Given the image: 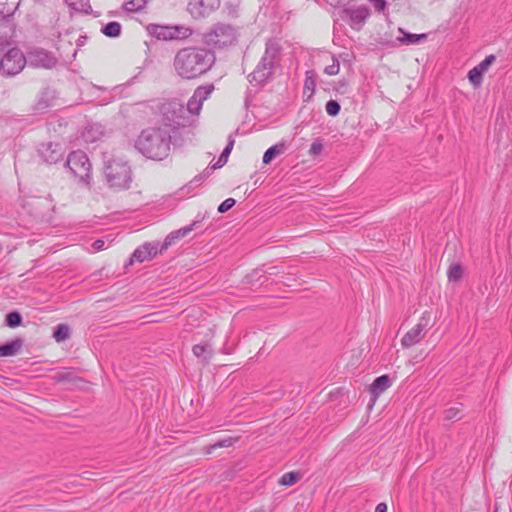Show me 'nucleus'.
Instances as JSON below:
<instances>
[{
	"label": "nucleus",
	"mask_w": 512,
	"mask_h": 512,
	"mask_svg": "<svg viewBox=\"0 0 512 512\" xmlns=\"http://www.w3.org/2000/svg\"><path fill=\"white\" fill-rule=\"evenodd\" d=\"M149 34L159 40L185 39L192 35V29L183 25L165 26L150 24L147 27Z\"/></svg>",
	"instance_id": "nucleus-6"
},
{
	"label": "nucleus",
	"mask_w": 512,
	"mask_h": 512,
	"mask_svg": "<svg viewBox=\"0 0 512 512\" xmlns=\"http://www.w3.org/2000/svg\"><path fill=\"white\" fill-rule=\"evenodd\" d=\"M284 48L281 39L269 38L265 43V50L257 66L249 75L250 82L262 84L270 79L276 69L280 67Z\"/></svg>",
	"instance_id": "nucleus-3"
},
{
	"label": "nucleus",
	"mask_w": 512,
	"mask_h": 512,
	"mask_svg": "<svg viewBox=\"0 0 512 512\" xmlns=\"http://www.w3.org/2000/svg\"><path fill=\"white\" fill-rule=\"evenodd\" d=\"M463 269L459 264H453L449 267L447 277L449 281L457 282L462 278Z\"/></svg>",
	"instance_id": "nucleus-32"
},
{
	"label": "nucleus",
	"mask_w": 512,
	"mask_h": 512,
	"mask_svg": "<svg viewBox=\"0 0 512 512\" xmlns=\"http://www.w3.org/2000/svg\"><path fill=\"white\" fill-rule=\"evenodd\" d=\"M148 249H150L148 245H142L138 247L133 252L130 261L144 262L151 259V252Z\"/></svg>",
	"instance_id": "nucleus-25"
},
{
	"label": "nucleus",
	"mask_w": 512,
	"mask_h": 512,
	"mask_svg": "<svg viewBox=\"0 0 512 512\" xmlns=\"http://www.w3.org/2000/svg\"><path fill=\"white\" fill-rule=\"evenodd\" d=\"M163 119L167 122L165 127L170 128L185 126L189 121L185 116L186 109L183 104L176 100L166 102L161 107Z\"/></svg>",
	"instance_id": "nucleus-7"
},
{
	"label": "nucleus",
	"mask_w": 512,
	"mask_h": 512,
	"mask_svg": "<svg viewBox=\"0 0 512 512\" xmlns=\"http://www.w3.org/2000/svg\"><path fill=\"white\" fill-rule=\"evenodd\" d=\"M26 65L25 54L18 48H11L0 60V71L3 75L14 76Z\"/></svg>",
	"instance_id": "nucleus-9"
},
{
	"label": "nucleus",
	"mask_w": 512,
	"mask_h": 512,
	"mask_svg": "<svg viewBox=\"0 0 512 512\" xmlns=\"http://www.w3.org/2000/svg\"><path fill=\"white\" fill-rule=\"evenodd\" d=\"M104 175L110 187L126 189L132 180L131 169L126 161L105 155Z\"/></svg>",
	"instance_id": "nucleus-4"
},
{
	"label": "nucleus",
	"mask_w": 512,
	"mask_h": 512,
	"mask_svg": "<svg viewBox=\"0 0 512 512\" xmlns=\"http://www.w3.org/2000/svg\"><path fill=\"white\" fill-rule=\"evenodd\" d=\"M21 320V315L16 311L10 312L6 315V324L9 327L14 328L19 326L21 324Z\"/></svg>",
	"instance_id": "nucleus-36"
},
{
	"label": "nucleus",
	"mask_w": 512,
	"mask_h": 512,
	"mask_svg": "<svg viewBox=\"0 0 512 512\" xmlns=\"http://www.w3.org/2000/svg\"><path fill=\"white\" fill-rule=\"evenodd\" d=\"M316 88V74L313 70H308L305 73L304 81V95L307 99H311L315 93Z\"/></svg>",
	"instance_id": "nucleus-22"
},
{
	"label": "nucleus",
	"mask_w": 512,
	"mask_h": 512,
	"mask_svg": "<svg viewBox=\"0 0 512 512\" xmlns=\"http://www.w3.org/2000/svg\"><path fill=\"white\" fill-rule=\"evenodd\" d=\"M121 24L116 21L109 22L105 26L101 28V32L106 35L107 37H118L121 34Z\"/></svg>",
	"instance_id": "nucleus-27"
},
{
	"label": "nucleus",
	"mask_w": 512,
	"mask_h": 512,
	"mask_svg": "<svg viewBox=\"0 0 512 512\" xmlns=\"http://www.w3.org/2000/svg\"><path fill=\"white\" fill-rule=\"evenodd\" d=\"M197 222L198 221H194L185 227H182L178 230H175V231H172L171 233H169L161 245V250H166L175 240H178L180 238L187 236L191 231L194 230V227L197 224Z\"/></svg>",
	"instance_id": "nucleus-18"
},
{
	"label": "nucleus",
	"mask_w": 512,
	"mask_h": 512,
	"mask_svg": "<svg viewBox=\"0 0 512 512\" xmlns=\"http://www.w3.org/2000/svg\"><path fill=\"white\" fill-rule=\"evenodd\" d=\"M349 1L350 0H326L327 3H329L331 6H334V7L345 5Z\"/></svg>",
	"instance_id": "nucleus-46"
},
{
	"label": "nucleus",
	"mask_w": 512,
	"mask_h": 512,
	"mask_svg": "<svg viewBox=\"0 0 512 512\" xmlns=\"http://www.w3.org/2000/svg\"><path fill=\"white\" fill-rule=\"evenodd\" d=\"M105 136L104 127L100 123L87 124L81 132V138L85 143H95Z\"/></svg>",
	"instance_id": "nucleus-16"
},
{
	"label": "nucleus",
	"mask_w": 512,
	"mask_h": 512,
	"mask_svg": "<svg viewBox=\"0 0 512 512\" xmlns=\"http://www.w3.org/2000/svg\"><path fill=\"white\" fill-rule=\"evenodd\" d=\"M65 3L73 10L84 13V14H90L92 12V7L90 5L89 0H65Z\"/></svg>",
	"instance_id": "nucleus-24"
},
{
	"label": "nucleus",
	"mask_w": 512,
	"mask_h": 512,
	"mask_svg": "<svg viewBox=\"0 0 512 512\" xmlns=\"http://www.w3.org/2000/svg\"><path fill=\"white\" fill-rule=\"evenodd\" d=\"M332 59H333V63L331 65H328L324 69L325 74H327L329 76L337 75L340 70L339 61L334 56L332 57Z\"/></svg>",
	"instance_id": "nucleus-38"
},
{
	"label": "nucleus",
	"mask_w": 512,
	"mask_h": 512,
	"mask_svg": "<svg viewBox=\"0 0 512 512\" xmlns=\"http://www.w3.org/2000/svg\"><path fill=\"white\" fill-rule=\"evenodd\" d=\"M398 31L402 36H398L396 38V40H397V42H399L402 45L417 44L420 41H423L427 38V35L424 33L423 34H412L409 32H405L402 28H399Z\"/></svg>",
	"instance_id": "nucleus-19"
},
{
	"label": "nucleus",
	"mask_w": 512,
	"mask_h": 512,
	"mask_svg": "<svg viewBox=\"0 0 512 512\" xmlns=\"http://www.w3.org/2000/svg\"><path fill=\"white\" fill-rule=\"evenodd\" d=\"M285 151V145L283 143L276 144L271 146L263 155V163L268 164L271 160L277 156L281 155Z\"/></svg>",
	"instance_id": "nucleus-26"
},
{
	"label": "nucleus",
	"mask_w": 512,
	"mask_h": 512,
	"mask_svg": "<svg viewBox=\"0 0 512 512\" xmlns=\"http://www.w3.org/2000/svg\"><path fill=\"white\" fill-rule=\"evenodd\" d=\"M92 248H93L94 252L101 251V250L105 249L106 248L105 241L102 239H97L96 241L93 242Z\"/></svg>",
	"instance_id": "nucleus-44"
},
{
	"label": "nucleus",
	"mask_w": 512,
	"mask_h": 512,
	"mask_svg": "<svg viewBox=\"0 0 512 512\" xmlns=\"http://www.w3.org/2000/svg\"><path fill=\"white\" fill-rule=\"evenodd\" d=\"M235 203H236V201L233 198H227L218 206V212L219 213L227 212L235 205Z\"/></svg>",
	"instance_id": "nucleus-40"
},
{
	"label": "nucleus",
	"mask_w": 512,
	"mask_h": 512,
	"mask_svg": "<svg viewBox=\"0 0 512 512\" xmlns=\"http://www.w3.org/2000/svg\"><path fill=\"white\" fill-rule=\"evenodd\" d=\"M26 64L34 68L51 69L57 64V58L48 50L33 47L26 54Z\"/></svg>",
	"instance_id": "nucleus-10"
},
{
	"label": "nucleus",
	"mask_w": 512,
	"mask_h": 512,
	"mask_svg": "<svg viewBox=\"0 0 512 512\" xmlns=\"http://www.w3.org/2000/svg\"><path fill=\"white\" fill-rule=\"evenodd\" d=\"M322 149H323L322 144L318 141H315L311 144L309 152L312 155H318L321 153Z\"/></svg>",
	"instance_id": "nucleus-43"
},
{
	"label": "nucleus",
	"mask_w": 512,
	"mask_h": 512,
	"mask_svg": "<svg viewBox=\"0 0 512 512\" xmlns=\"http://www.w3.org/2000/svg\"><path fill=\"white\" fill-rule=\"evenodd\" d=\"M483 72L480 71L477 66L471 69L468 72V79L472 83L473 86L478 87L482 83L483 80Z\"/></svg>",
	"instance_id": "nucleus-34"
},
{
	"label": "nucleus",
	"mask_w": 512,
	"mask_h": 512,
	"mask_svg": "<svg viewBox=\"0 0 512 512\" xmlns=\"http://www.w3.org/2000/svg\"><path fill=\"white\" fill-rule=\"evenodd\" d=\"M197 222L198 221H194L185 227H182L178 230H175V231H172L171 233H169L161 245V250H166L175 240H178L180 238L187 236L191 231L194 230V227L197 224Z\"/></svg>",
	"instance_id": "nucleus-17"
},
{
	"label": "nucleus",
	"mask_w": 512,
	"mask_h": 512,
	"mask_svg": "<svg viewBox=\"0 0 512 512\" xmlns=\"http://www.w3.org/2000/svg\"><path fill=\"white\" fill-rule=\"evenodd\" d=\"M345 19H348L350 25L354 29H360L370 15V11L367 6H351L343 10Z\"/></svg>",
	"instance_id": "nucleus-14"
},
{
	"label": "nucleus",
	"mask_w": 512,
	"mask_h": 512,
	"mask_svg": "<svg viewBox=\"0 0 512 512\" xmlns=\"http://www.w3.org/2000/svg\"><path fill=\"white\" fill-rule=\"evenodd\" d=\"M461 410L458 406H452L445 410V418L448 420L459 418Z\"/></svg>",
	"instance_id": "nucleus-41"
},
{
	"label": "nucleus",
	"mask_w": 512,
	"mask_h": 512,
	"mask_svg": "<svg viewBox=\"0 0 512 512\" xmlns=\"http://www.w3.org/2000/svg\"><path fill=\"white\" fill-rule=\"evenodd\" d=\"M171 129L167 127L148 128L138 136L135 147L145 157L163 160L169 155Z\"/></svg>",
	"instance_id": "nucleus-2"
},
{
	"label": "nucleus",
	"mask_w": 512,
	"mask_h": 512,
	"mask_svg": "<svg viewBox=\"0 0 512 512\" xmlns=\"http://www.w3.org/2000/svg\"><path fill=\"white\" fill-rule=\"evenodd\" d=\"M391 386V380L388 375L377 377L371 384V392L379 395Z\"/></svg>",
	"instance_id": "nucleus-23"
},
{
	"label": "nucleus",
	"mask_w": 512,
	"mask_h": 512,
	"mask_svg": "<svg viewBox=\"0 0 512 512\" xmlns=\"http://www.w3.org/2000/svg\"><path fill=\"white\" fill-rule=\"evenodd\" d=\"M213 51L204 47H185L174 57L173 67L182 79L191 80L207 73L215 63Z\"/></svg>",
	"instance_id": "nucleus-1"
},
{
	"label": "nucleus",
	"mask_w": 512,
	"mask_h": 512,
	"mask_svg": "<svg viewBox=\"0 0 512 512\" xmlns=\"http://www.w3.org/2000/svg\"><path fill=\"white\" fill-rule=\"evenodd\" d=\"M377 12H383L386 8L385 0H368Z\"/></svg>",
	"instance_id": "nucleus-42"
},
{
	"label": "nucleus",
	"mask_w": 512,
	"mask_h": 512,
	"mask_svg": "<svg viewBox=\"0 0 512 512\" xmlns=\"http://www.w3.org/2000/svg\"><path fill=\"white\" fill-rule=\"evenodd\" d=\"M205 39L209 45L223 48L236 41V32L230 25L218 24L205 35Z\"/></svg>",
	"instance_id": "nucleus-8"
},
{
	"label": "nucleus",
	"mask_w": 512,
	"mask_h": 512,
	"mask_svg": "<svg viewBox=\"0 0 512 512\" xmlns=\"http://www.w3.org/2000/svg\"><path fill=\"white\" fill-rule=\"evenodd\" d=\"M21 0H0L1 21H5L17 10Z\"/></svg>",
	"instance_id": "nucleus-20"
},
{
	"label": "nucleus",
	"mask_w": 512,
	"mask_h": 512,
	"mask_svg": "<svg viewBox=\"0 0 512 512\" xmlns=\"http://www.w3.org/2000/svg\"><path fill=\"white\" fill-rule=\"evenodd\" d=\"M38 153L46 163L54 164L61 160L63 149L59 143L48 142L39 147Z\"/></svg>",
	"instance_id": "nucleus-15"
},
{
	"label": "nucleus",
	"mask_w": 512,
	"mask_h": 512,
	"mask_svg": "<svg viewBox=\"0 0 512 512\" xmlns=\"http://www.w3.org/2000/svg\"><path fill=\"white\" fill-rule=\"evenodd\" d=\"M70 336V328L66 324H59L53 333V337L57 342H62Z\"/></svg>",
	"instance_id": "nucleus-30"
},
{
	"label": "nucleus",
	"mask_w": 512,
	"mask_h": 512,
	"mask_svg": "<svg viewBox=\"0 0 512 512\" xmlns=\"http://www.w3.org/2000/svg\"><path fill=\"white\" fill-rule=\"evenodd\" d=\"M144 245H148L149 248H151V249H148L151 252V258L155 257L159 252L163 251V250H161V248L160 249L158 248V244L145 243Z\"/></svg>",
	"instance_id": "nucleus-45"
},
{
	"label": "nucleus",
	"mask_w": 512,
	"mask_h": 512,
	"mask_svg": "<svg viewBox=\"0 0 512 512\" xmlns=\"http://www.w3.org/2000/svg\"><path fill=\"white\" fill-rule=\"evenodd\" d=\"M429 323L430 316L429 314L424 313L418 322L403 335L401 338V346L404 349H408L416 344H419L427 332Z\"/></svg>",
	"instance_id": "nucleus-11"
},
{
	"label": "nucleus",
	"mask_w": 512,
	"mask_h": 512,
	"mask_svg": "<svg viewBox=\"0 0 512 512\" xmlns=\"http://www.w3.org/2000/svg\"><path fill=\"white\" fill-rule=\"evenodd\" d=\"M236 441V439H233L232 437H227L225 439L219 440L213 445H210L207 447L206 453L210 454L213 450L217 448H223V447H230L233 445V443Z\"/></svg>",
	"instance_id": "nucleus-35"
},
{
	"label": "nucleus",
	"mask_w": 512,
	"mask_h": 512,
	"mask_svg": "<svg viewBox=\"0 0 512 512\" xmlns=\"http://www.w3.org/2000/svg\"><path fill=\"white\" fill-rule=\"evenodd\" d=\"M300 480L298 472H287L282 475L279 483L284 486H291Z\"/></svg>",
	"instance_id": "nucleus-33"
},
{
	"label": "nucleus",
	"mask_w": 512,
	"mask_h": 512,
	"mask_svg": "<svg viewBox=\"0 0 512 512\" xmlns=\"http://www.w3.org/2000/svg\"><path fill=\"white\" fill-rule=\"evenodd\" d=\"M192 351L196 357H204L205 360H208L212 355V349L208 344H196Z\"/></svg>",
	"instance_id": "nucleus-29"
},
{
	"label": "nucleus",
	"mask_w": 512,
	"mask_h": 512,
	"mask_svg": "<svg viewBox=\"0 0 512 512\" xmlns=\"http://www.w3.org/2000/svg\"><path fill=\"white\" fill-rule=\"evenodd\" d=\"M148 0H130L124 3L123 7L128 12H139L143 10Z\"/></svg>",
	"instance_id": "nucleus-31"
},
{
	"label": "nucleus",
	"mask_w": 512,
	"mask_h": 512,
	"mask_svg": "<svg viewBox=\"0 0 512 512\" xmlns=\"http://www.w3.org/2000/svg\"><path fill=\"white\" fill-rule=\"evenodd\" d=\"M219 6V0H189L187 10L193 18L199 19L209 16Z\"/></svg>",
	"instance_id": "nucleus-12"
},
{
	"label": "nucleus",
	"mask_w": 512,
	"mask_h": 512,
	"mask_svg": "<svg viewBox=\"0 0 512 512\" xmlns=\"http://www.w3.org/2000/svg\"><path fill=\"white\" fill-rule=\"evenodd\" d=\"M375 512H387V505L385 503H379L375 507Z\"/></svg>",
	"instance_id": "nucleus-47"
},
{
	"label": "nucleus",
	"mask_w": 512,
	"mask_h": 512,
	"mask_svg": "<svg viewBox=\"0 0 512 512\" xmlns=\"http://www.w3.org/2000/svg\"><path fill=\"white\" fill-rule=\"evenodd\" d=\"M66 166L80 181L88 184L91 179V163L83 151L71 152L66 161Z\"/></svg>",
	"instance_id": "nucleus-5"
},
{
	"label": "nucleus",
	"mask_w": 512,
	"mask_h": 512,
	"mask_svg": "<svg viewBox=\"0 0 512 512\" xmlns=\"http://www.w3.org/2000/svg\"><path fill=\"white\" fill-rule=\"evenodd\" d=\"M495 61V56L494 55H489L487 56L483 61H481L478 65H477V68L482 71L483 73L486 72L489 68V66Z\"/></svg>",
	"instance_id": "nucleus-39"
},
{
	"label": "nucleus",
	"mask_w": 512,
	"mask_h": 512,
	"mask_svg": "<svg viewBox=\"0 0 512 512\" xmlns=\"http://www.w3.org/2000/svg\"><path fill=\"white\" fill-rule=\"evenodd\" d=\"M340 104L336 100H329L326 103L325 109L328 115L336 116L340 112Z\"/></svg>",
	"instance_id": "nucleus-37"
},
{
	"label": "nucleus",
	"mask_w": 512,
	"mask_h": 512,
	"mask_svg": "<svg viewBox=\"0 0 512 512\" xmlns=\"http://www.w3.org/2000/svg\"><path fill=\"white\" fill-rule=\"evenodd\" d=\"M22 344L23 342L21 339H15L3 345H0V357H9L16 355L20 351Z\"/></svg>",
	"instance_id": "nucleus-21"
},
{
	"label": "nucleus",
	"mask_w": 512,
	"mask_h": 512,
	"mask_svg": "<svg viewBox=\"0 0 512 512\" xmlns=\"http://www.w3.org/2000/svg\"><path fill=\"white\" fill-rule=\"evenodd\" d=\"M233 145H234V139L232 138V136H229L228 144L222 151L217 162L212 166L213 168H220L226 164L228 157L233 149Z\"/></svg>",
	"instance_id": "nucleus-28"
},
{
	"label": "nucleus",
	"mask_w": 512,
	"mask_h": 512,
	"mask_svg": "<svg viewBox=\"0 0 512 512\" xmlns=\"http://www.w3.org/2000/svg\"><path fill=\"white\" fill-rule=\"evenodd\" d=\"M213 90L214 86L212 84L196 88L185 107L186 112H189L192 115H198L202 109L203 102L208 99Z\"/></svg>",
	"instance_id": "nucleus-13"
}]
</instances>
